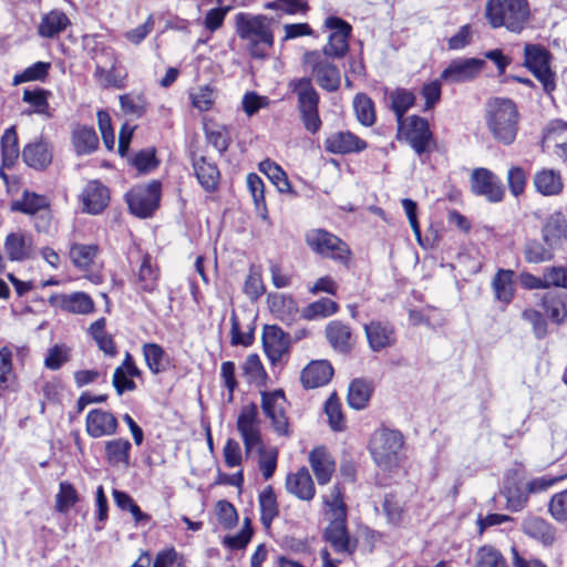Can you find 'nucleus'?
Returning a JSON list of instances; mask_svg holds the SVG:
<instances>
[{"mask_svg":"<svg viewBox=\"0 0 567 567\" xmlns=\"http://www.w3.org/2000/svg\"><path fill=\"white\" fill-rule=\"evenodd\" d=\"M485 123L493 138L505 146L512 145L518 133L519 113L514 101L494 97L486 103Z\"/></svg>","mask_w":567,"mask_h":567,"instance_id":"nucleus-1","label":"nucleus"},{"mask_svg":"<svg viewBox=\"0 0 567 567\" xmlns=\"http://www.w3.org/2000/svg\"><path fill=\"white\" fill-rule=\"evenodd\" d=\"M484 16L492 29L505 28L519 34L529 23L532 11L527 0H488Z\"/></svg>","mask_w":567,"mask_h":567,"instance_id":"nucleus-2","label":"nucleus"},{"mask_svg":"<svg viewBox=\"0 0 567 567\" xmlns=\"http://www.w3.org/2000/svg\"><path fill=\"white\" fill-rule=\"evenodd\" d=\"M238 37L247 42L248 51L254 58H264L274 44V34L265 16L239 12L235 17Z\"/></svg>","mask_w":567,"mask_h":567,"instance_id":"nucleus-3","label":"nucleus"},{"mask_svg":"<svg viewBox=\"0 0 567 567\" xmlns=\"http://www.w3.org/2000/svg\"><path fill=\"white\" fill-rule=\"evenodd\" d=\"M403 442L401 432L380 427L371 435L369 451L379 467L391 470L399 464V452L403 446Z\"/></svg>","mask_w":567,"mask_h":567,"instance_id":"nucleus-4","label":"nucleus"},{"mask_svg":"<svg viewBox=\"0 0 567 567\" xmlns=\"http://www.w3.org/2000/svg\"><path fill=\"white\" fill-rule=\"evenodd\" d=\"M289 86L297 95L298 111L305 128L309 133L316 134L321 127V120L318 112L319 94L313 87L311 79L301 78L292 80Z\"/></svg>","mask_w":567,"mask_h":567,"instance_id":"nucleus-5","label":"nucleus"},{"mask_svg":"<svg viewBox=\"0 0 567 567\" xmlns=\"http://www.w3.org/2000/svg\"><path fill=\"white\" fill-rule=\"evenodd\" d=\"M303 65L310 71L316 82L324 90L333 92L340 86V71L329 58L320 51H310L303 55Z\"/></svg>","mask_w":567,"mask_h":567,"instance_id":"nucleus-6","label":"nucleus"},{"mask_svg":"<svg viewBox=\"0 0 567 567\" xmlns=\"http://www.w3.org/2000/svg\"><path fill=\"white\" fill-rule=\"evenodd\" d=\"M306 243L315 252L346 264L350 250L339 237L324 229H311L306 234Z\"/></svg>","mask_w":567,"mask_h":567,"instance_id":"nucleus-7","label":"nucleus"},{"mask_svg":"<svg viewBox=\"0 0 567 567\" xmlns=\"http://www.w3.org/2000/svg\"><path fill=\"white\" fill-rule=\"evenodd\" d=\"M159 198L161 183L157 181L135 186L126 194L130 212L140 218L152 216L158 207Z\"/></svg>","mask_w":567,"mask_h":567,"instance_id":"nucleus-8","label":"nucleus"},{"mask_svg":"<svg viewBox=\"0 0 567 567\" xmlns=\"http://www.w3.org/2000/svg\"><path fill=\"white\" fill-rule=\"evenodd\" d=\"M260 424L261 421L259 419L257 404L251 402L243 405L237 417L236 426L243 439L246 453L262 450Z\"/></svg>","mask_w":567,"mask_h":567,"instance_id":"nucleus-9","label":"nucleus"},{"mask_svg":"<svg viewBox=\"0 0 567 567\" xmlns=\"http://www.w3.org/2000/svg\"><path fill=\"white\" fill-rule=\"evenodd\" d=\"M260 394L262 412L270 420L274 431L278 435L289 436L290 429L286 414L288 402L284 391H261Z\"/></svg>","mask_w":567,"mask_h":567,"instance_id":"nucleus-10","label":"nucleus"},{"mask_svg":"<svg viewBox=\"0 0 567 567\" xmlns=\"http://www.w3.org/2000/svg\"><path fill=\"white\" fill-rule=\"evenodd\" d=\"M11 210L25 215H39L35 228L39 231H48L51 221L50 202L44 195L24 189L21 198L11 203Z\"/></svg>","mask_w":567,"mask_h":567,"instance_id":"nucleus-11","label":"nucleus"},{"mask_svg":"<svg viewBox=\"0 0 567 567\" xmlns=\"http://www.w3.org/2000/svg\"><path fill=\"white\" fill-rule=\"evenodd\" d=\"M549 59L550 54L544 47L539 44H525L524 65L532 71L548 93L555 89L554 73L549 68Z\"/></svg>","mask_w":567,"mask_h":567,"instance_id":"nucleus-12","label":"nucleus"},{"mask_svg":"<svg viewBox=\"0 0 567 567\" xmlns=\"http://www.w3.org/2000/svg\"><path fill=\"white\" fill-rule=\"evenodd\" d=\"M324 25L332 32L328 43L320 52L324 53L327 58H343L349 50L348 39L351 33V25L338 17L327 18Z\"/></svg>","mask_w":567,"mask_h":567,"instance_id":"nucleus-13","label":"nucleus"},{"mask_svg":"<svg viewBox=\"0 0 567 567\" xmlns=\"http://www.w3.org/2000/svg\"><path fill=\"white\" fill-rule=\"evenodd\" d=\"M322 498L327 507L324 516L329 523L324 532H347V506L341 487L338 484L332 486Z\"/></svg>","mask_w":567,"mask_h":567,"instance_id":"nucleus-14","label":"nucleus"},{"mask_svg":"<svg viewBox=\"0 0 567 567\" xmlns=\"http://www.w3.org/2000/svg\"><path fill=\"white\" fill-rule=\"evenodd\" d=\"M471 189L484 196L491 203H498L504 197V188L496 175L487 168H475L471 175Z\"/></svg>","mask_w":567,"mask_h":567,"instance_id":"nucleus-15","label":"nucleus"},{"mask_svg":"<svg viewBox=\"0 0 567 567\" xmlns=\"http://www.w3.org/2000/svg\"><path fill=\"white\" fill-rule=\"evenodd\" d=\"M484 61L475 58L453 60L442 72L441 79L449 83H463L475 79L482 71Z\"/></svg>","mask_w":567,"mask_h":567,"instance_id":"nucleus-16","label":"nucleus"},{"mask_svg":"<svg viewBox=\"0 0 567 567\" xmlns=\"http://www.w3.org/2000/svg\"><path fill=\"white\" fill-rule=\"evenodd\" d=\"M117 427V419L109 411L103 409H93L86 414L85 430L93 439L111 436L116 433Z\"/></svg>","mask_w":567,"mask_h":567,"instance_id":"nucleus-17","label":"nucleus"},{"mask_svg":"<svg viewBox=\"0 0 567 567\" xmlns=\"http://www.w3.org/2000/svg\"><path fill=\"white\" fill-rule=\"evenodd\" d=\"M80 199L83 205V212L91 215H97L107 207L110 202V192L101 182L91 181L82 189Z\"/></svg>","mask_w":567,"mask_h":567,"instance_id":"nucleus-18","label":"nucleus"},{"mask_svg":"<svg viewBox=\"0 0 567 567\" xmlns=\"http://www.w3.org/2000/svg\"><path fill=\"white\" fill-rule=\"evenodd\" d=\"M405 138L416 154L421 155L427 152L432 144V133L427 121L417 115L410 116Z\"/></svg>","mask_w":567,"mask_h":567,"instance_id":"nucleus-19","label":"nucleus"},{"mask_svg":"<svg viewBox=\"0 0 567 567\" xmlns=\"http://www.w3.org/2000/svg\"><path fill=\"white\" fill-rule=\"evenodd\" d=\"M262 346L272 364L281 360L289 350V336L277 326H266L262 332Z\"/></svg>","mask_w":567,"mask_h":567,"instance_id":"nucleus-20","label":"nucleus"},{"mask_svg":"<svg viewBox=\"0 0 567 567\" xmlns=\"http://www.w3.org/2000/svg\"><path fill=\"white\" fill-rule=\"evenodd\" d=\"M367 146L365 141L349 131L332 133L324 141V148L331 154L359 153Z\"/></svg>","mask_w":567,"mask_h":567,"instance_id":"nucleus-21","label":"nucleus"},{"mask_svg":"<svg viewBox=\"0 0 567 567\" xmlns=\"http://www.w3.org/2000/svg\"><path fill=\"white\" fill-rule=\"evenodd\" d=\"M159 269L153 258L146 254L135 274L133 284L138 293H153L157 290Z\"/></svg>","mask_w":567,"mask_h":567,"instance_id":"nucleus-22","label":"nucleus"},{"mask_svg":"<svg viewBox=\"0 0 567 567\" xmlns=\"http://www.w3.org/2000/svg\"><path fill=\"white\" fill-rule=\"evenodd\" d=\"M286 489L298 499L310 502L316 495V487L309 470L302 466L296 473L288 474Z\"/></svg>","mask_w":567,"mask_h":567,"instance_id":"nucleus-23","label":"nucleus"},{"mask_svg":"<svg viewBox=\"0 0 567 567\" xmlns=\"http://www.w3.org/2000/svg\"><path fill=\"white\" fill-rule=\"evenodd\" d=\"M309 464L319 485L331 481L336 468L334 460L324 446H318L309 453Z\"/></svg>","mask_w":567,"mask_h":567,"instance_id":"nucleus-24","label":"nucleus"},{"mask_svg":"<svg viewBox=\"0 0 567 567\" xmlns=\"http://www.w3.org/2000/svg\"><path fill=\"white\" fill-rule=\"evenodd\" d=\"M22 158L29 167L41 171L51 164L52 148L48 142L40 138L23 147Z\"/></svg>","mask_w":567,"mask_h":567,"instance_id":"nucleus-25","label":"nucleus"},{"mask_svg":"<svg viewBox=\"0 0 567 567\" xmlns=\"http://www.w3.org/2000/svg\"><path fill=\"white\" fill-rule=\"evenodd\" d=\"M333 375V368L326 360L312 361L301 371V383L306 389L326 385Z\"/></svg>","mask_w":567,"mask_h":567,"instance_id":"nucleus-26","label":"nucleus"},{"mask_svg":"<svg viewBox=\"0 0 567 567\" xmlns=\"http://www.w3.org/2000/svg\"><path fill=\"white\" fill-rule=\"evenodd\" d=\"M543 240L549 247L559 245L567 239V218L564 214L556 212L549 215L542 228Z\"/></svg>","mask_w":567,"mask_h":567,"instance_id":"nucleus-27","label":"nucleus"},{"mask_svg":"<svg viewBox=\"0 0 567 567\" xmlns=\"http://www.w3.org/2000/svg\"><path fill=\"white\" fill-rule=\"evenodd\" d=\"M533 183L536 190L544 196H557L564 189L560 172L553 168H543L536 172Z\"/></svg>","mask_w":567,"mask_h":567,"instance_id":"nucleus-28","label":"nucleus"},{"mask_svg":"<svg viewBox=\"0 0 567 567\" xmlns=\"http://www.w3.org/2000/svg\"><path fill=\"white\" fill-rule=\"evenodd\" d=\"M70 24L71 21L63 11L53 9L41 17L38 34L41 38L52 39L62 33Z\"/></svg>","mask_w":567,"mask_h":567,"instance_id":"nucleus-29","label":"nucleus"},{"mask_svg":"<svg viewBox=\"0 0 567 567\" xmlns=\"http://www.w3.org/2000/svg\"><path fill=\"white\" fill-rule=\"evenodd\" d=\"M193 168L200 186L208 193L217 189L220 173L217 165L205 156L193 159Z\"/></svg>","mask_w":567,"mask_h":567,"instance_id":"nucleus-30","label":"nucleus"},{"mask_svg":"<svg viewBox=\"0 0 567 567\" xmlns=\"http://www.w3.org/2000/svg\"><path fill=\"white\" fill-rule=\"evenodd\" d=\"M364 331L369 346L373 351H380L394 343V330L389 323L373 321L364 326Z\"/></svg>","mask_w":567,"mask_h":567,"instance_id":"nucleus-31","label":"nucleus"},{"mask_svg":"<svg viewBox=\"0 0 567 567\" xmlns=\"http://www.w3.org/2000/svg\"><path fill=\"white\" fill-rule=\"evenodd\" d=\"M515 272L509 269H498L492 280V289L497 301L507 306L515 296Z\"/></svg>","mask_w":567,"mask_h":567,"instance_id":"nucleus-32","label":"nucleus"},{"mask_svg":"<svg viewBox=\"0 0 567 567\" xmlns=\"http://www.w3.org/2000/svg\"><path fill=\"white\" fill-rule=\"evenodd\" d=\"M270 311L282 322L291 323L298 316L297 302L291 296L284 293H270L268 296Z\"/></svg>","mask_w":567,"mask_h":567,"instance_id":"nucleus-33","label":"nucleus"},{"mask_svg":"<svg viewBox=\"0 0 567 567\" xmlns=\"http://www.w3.org/2000/svg\"><path fill=\"white\" fill-rule=\"evenodd\" d=\"M542 306L551 322L561 324L567 321V291L546 293Z\"/></svg>","mask_w":567,"mask_h":567,"instance_id":"nucleus-34","label":"nucleus"},{"mask_svg":"<svg viewBox=\"0 0 567 567\" xmlns=\"http://www.w3.org/2000/svg\"><path fill=\"white\" fill-rule=\"evenodd\" d=\"M104 56L106 58L105 62H102L99 58H96L94 71L95 79L104 87L120 86L122 79L116 70L115 55L111 51H105Z\"/></svg>","mask_w":567,"mask_h":567,"instance_id":"nucleus-35","label":"nucleus"},{"mask_svg":"<svg viewBox=\"0 0 567 567\" xmlns=\"http://www.w3.org/2000/svg\"><path fill=\"white\" fill-rule=\"evenodd\" d=\"M31 237L23 233H12L6 237L4 250L12 261H22L31 255Z\"/></svg>","mask_w":567,"mask_h":567,"instance_id":"nucleus-36","label":"nucleus"},{"mask_svg":"<svg viewBox=\"0 0 567 567\" xmlns=\"http://www.w3.org/2000/svg\"><path fill=\"white\" fill-rule=\"evenodd\" d=\"M326 337L336 351L347 353L351 350V330L343 322L331 321L326 328Z\"/></svg>","mask_w":567,"mask_h":567,"instance_id":"nucleus-37","label":"nucleus"},{"mask_svg":"<svg viewBox=\"0 0 567 567\" xmlns=\"http://www.w3.org/2000/svg\"><path fill=\"white\" fill-rule=\"evenodd\" d=\"M54 299L61 309L72 313L87 315L94 309L92 298L85 292L59 295Z\"/></svg>","mask_w":567,"mask_h":567,"instance_id":"nucleus-38","label":"nucleus"},{"mask_svg":"<svg viewBox=\"0 0 567 567\" xmlns=\"http://www.w3.org/2000/svg\"><path fill=\"white\" fill-rule=\"evenodd\" d=\"M132 445L126 439H114L105 442V457L112 466L127 467Z\"/></svg>","mask_w":567,"mask_h":567,"instance_id":"nucleus-39","label":"nucleus"},{"mask_svg":"<svg viewBox=\"0 0 567 567\" xmlns=\"http://www.w3.org/2000/svg\"><path fill=\"white\" fill-rule=\"evenodd\" d=\"M1 161L3 166L12 168L20 155L18 134L16 126L7 128L1 137Z\"/></svg>","mask_w":567,"mask_h":567,"instance_id":"nucleus-40","label":"nucleus"},{"mask_svg":"<svg viewBox=\"0 0 567 567\" xmlns=\"http://www.w3.org/2000/svg\"><path fill=\"white\" fill-rule=\"evenodd\" d=\"M372 391L370 382L363 379L353 380L348 390V404L354 410L364 409L371 399Z\"/></svg>","mask_w":567,"mask_h":567,"instance_id":"nucleus-41","label":"nucleus"},{"mask_svg":"<svg viewBox=\"0 0 567 567\" xmlns=\"http://www.w3.org/2000/svg\"><path fill=\"white\" fill-rule=\"evenodd\" d=\"M100 248L95 244H73L70 248V258L80 270H87L97 257Z\"/></svg>","mask_w":567,"mask_h":567,"instance_id":"nucleus-42","label":"nucleus"},{"mask_svg":"<svg viewBox=\"0 0 567 567\" xmlns=\"http://www.w3.org/2000/svg\"><path fill=\"white\" fill-rule=\"evenodd\" d=\"M50 92L43 89L29 90L25 89L23 91L22 101L32 106L31 110H27L24 113L30 114H40L45 117H51L50 106L48 102V97Z\"/></svg>","mask_w":567,"mask_h":567,"instance_id":"nucleus-43","label":"nucleus"},{"mask_svg":"<svg viewBox=\"0 0 567 567\" xmlns=\"http://www.w3.org/2000/svg\"><path fill=\"white\" fill-rule=\"evenodd\" d=\"M113 498L117 507L123 511H128L132 514L134 520L136 522V527L144 528L147 526V523L151 522V517L141 511V508L127 493L114 489Z\"/></svg>","mask_w":567,"mask_h":567,"instance_id":"nucleus-44","label":"nucleus"},{"mask_svg":"<svg viewBox=\"0 0 567 567\" xmlns=\"http://www.w3.org/2000/svg\"><path fill=\"white\" fill-rule=\"evenodd\" d=\"M389 99L398 123L402 125L404 114L415 102V95L408 89L399 87L390 93Z\"/></svg>","mask_w":567,"mask_h":567,"instance_id":"nucleus-45","label":"nucleus"},{"mask_svg":"<svg viewBox=\"0 0 567 567\" xmlns=\"http://www.w3.org/2000/svg\"><path fill=\"white\" fill-rule=\"evenodd\" d=\"M143 355L148 369L158 374L166 370L168 360L164 349L157 343H145L143 346Z\"/></svg>","mask_w":567,"mask_h":567,"instance_id":"nucleus-46","label":"nucleus"},{"mask_svg":"<svg viewBox=\"0 0 567 567\" xmlns=\"http://www.w3.org/2000/svg\"><path fill=\"white\" fill-rule=\"evenodd\" d=\"M247 187L251 194L257 214L262 219L268 218V210L265 200V185L262 179L255 173L247 176Z\"/></svg>","mask_w":567,"mask_h":567,"instance_id":"nucleus-47","label":"nucleus"},{"mask_svg":"<svg viewBox=\"0 0 567 567\" xmlns=\"http://www.w3.org/2000/svg\"><path fill=\"white\" fill-rule=\"evenodd\" d=\"M99 144L97 135L94 128L80 126L73 132V145L78 154L92 153Z\"/></svg>","mask_w":567,"mask_h":567,"instance_id":"nucleus-48","label":"nucleus"},{"mask_svg":"<svg viewBox=\"0 0 567 567\" xmlns=\"http://www.w3.org/2000/svg\"><path fill=\"white\" fill-rule=\"evenodd\" d=\"M79 501L80 495L70 482L63 481L59 484L54 504L56 512L66 514Z\"/></svg>","mask_w":567,"mask_h":567,"instance_id":"nucleus-49","label":"nucleus"},{"mask_svg":"<svg viewBox=\"0 0 567 567\" xmlns=\"http://www.w3.org/2000/svg\"><path fill=\"white\" fill-rule=\"evenodd\" d=\"M323 540L339 555L351 556L358 547V539L350 534H323Z\"/></svg>","mask_w":567,"mask_h":567,"instance_id":"nucleus-50","label":"nucleus"},{"mask_svg":"<svg viewBox=\"0 0 567 567\" xmlns=\"http://www.w3.org/2000/svg\"><path fill=\"white\" fill-rule=\"evenodd\" d=\"M554 247H549L546 243L537 239H529L524 247L525 260L529 264H540L553 258Z\"/></svg>","mask_w":567,"mask_h":567,"instance_id":"nucleus-51","label":"nucleus"},{"mask_svg":"<svg viewBox=\"0 0 567 567\" xmlns=\"http://www.w3.org/2000/svg\"><path fill=\"white\" fill-rule=\"evenodd\" d=\"M353 109L357 120L364 126H371L375 122V111L373 101L363 93H359L353 99Z\"/></svg>","mask_w":567,"mask_h":567,"instance_id":"nucleus-52","label":"nucleus"},{"mask_svg":"<svg viewBox=\"0 0 567 567\" xmlns=\"http://www.w3.org/2000/svg\"><path fill=\"white\" fill-rule=\"evenodd\" d=\"M259 169L267 175L280 193H287L290 190V183L287 175L278 164L270 159H266L259 164Z\"/></svg>","mask_w":567,"mask_h":567,"instance_id":"nucleus-53","label":"nucleus"},{"mask_svg":"<svg viewBox=\"0 0 567 567\" xmlns=\"http://www.w3.org/2000/svg\"><path fill=\"white\" fill-rule=\"evenodd\" d=\"M243 371L248 382L258 386H264L266 384L267 373L257 354H249L246 358L243 364Z\"/></svg>","mask_w":567,"mask_h":567,"instance_id":"nucleus-54","label":"nucleus"},{"mask_svg":"<svg viewBox=\"0 0 567 567\" xmlns=\"http://www.w3.org/2000/svg\"><path fill=\"white\" fill-rule=\"evenodd\" d=\"M259 505L261 512V523L265 528H269L271 520L278 514L277 501L271 487H267L260 493Z\"/></svg>","mask_w":567,"mask_h":567,"instance_id":"nucleus-55","label":"nucleus"},{"mask_svg":"<svg viewBox=\"0 0 567 567\" xmlns=\"http://www.w3.org/2000/svg\"><path fill=\"white\" fill-rule=\"evenodd\" d=\"M324 412L328 422L333 431H342L346 427L344 416L341 410V403L336 393H332L324 404Z\"/></svg>","mask_w":567,"mask_h":567,"instance_id":"nucleus-56","label":"nucleus"},{"mask_svg":"<svg viewBox=\"0 0 567 567\" xmlns=\"http://www.w3.org/2000/svg\"><path fill=\"white\" fill-rule=\"evenodd\" d=\"M338 310V305L329 298H321L309 306L302 311V317L306 319L324 318L332 316Z\"/></svg>","mask_w":567,"mask_h":567,"instance_id":"nucleus-57","label":"nucleus"},{"mask_svg":"<svg viewBox=\"0 0 567 567\" xmlns=\"http://www.w3.org/2000/svg\"><path fill=\"white\" fill-rule=\"evenodd\" d=\"M71 359V349L66 344H54L48 350L44 367L55 371L62 368Z\"/></svg>","mask_w":567,"mask_h":567,"instance_id":"nucleus-58","label":"nucleus"},{"mask_svg":"<svg viewBox=\"0 0 567 567\" xmlns=\"http://www.w3.org/2000/svg\"><path fill=\"white\" fill-rule=\"evenodd\" d=\"M244 292L250 300H257L265 292L261 271L258 267H250L244 284Z\"/></svg>","mask_w":567,"mask_h":567,"instance_id":"nucleus-59","label":"nucleus"},{"mask_svg":"<svg viewBox=\"0 0 567 567\" xmlns=\"http://www.w3.org/2000/svg\"><path fill=\"white\" fill-rule=\"evenodd\" d=\"M476 567H507V564L497 549L485 545L477 551Z\"/></svg>","mask_w":567,"mask_h":567,"instance_id":"nucleus-60","label":"nucleus"},{"mask_svg":"<svg viewBox=\"0 0 567 567\" xmlns=\"http://www.w3.org/2000/svg\"><path fill=\"white\" fill-rule=\"evenodd\" d=\"M50 63L35 62L31 66L27 68L22 73L16 74L13 78V85H19L30 81H42L49 72Z\"/></svg>","mask_w":567,"mask_h":567,"instance_id":"nucleus-61","label":"nucleus"},{"mask_svg":"<svg viewBox=\"0 0 567 567\" xmlns=\"http://www.w3.org/2000/svg\"><path fill=\"white\" fill-rule=\"evenodd\" d=\"M206 138L220 154L225 153L230 143V135L226 126L206 128Z\"/></svg>","mask_w":567,"mask_h":567,"instance_id":"nucleus-62","label":"nucleus"},{"mask_svg":"<svg viewBox=\"0 0 567 567\" xmlns=\"http://www.w3.org/2000/svg\"><path fill=\"white\" fill-rule=\"evenodd\" d=\"M522 318L532 326L537 339H544L547 336V322L539 311L532 308L525 309L522 312Z\"/></svg>","mask_w":567,"mask_h":567,"instance_id":"nucleus-63","label":"nucleus"},{"mask_svg":"<svg viewBox=\"0 0 567 567\" xmlns=\"http://www.w3.org/2000/svg\"><path fill=\"white\" fill-rule=\"evenodd\" d=\"M549 512L558 522H567V488L553 495Z\"/></svg>","mask_w":567,"mask_h":567,"instance_id":"nucleus-64","label":"nucleus"}]
</instances>
